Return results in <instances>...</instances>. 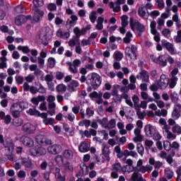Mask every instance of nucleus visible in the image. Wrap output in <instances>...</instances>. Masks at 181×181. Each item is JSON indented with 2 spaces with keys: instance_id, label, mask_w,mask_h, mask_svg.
I'll use <instances>...</instances> for the list:
<instances>
[{
  "instance_id": "64",
  "label": "nucleus",
  "mask_w": 181,
  "mask_h": 181,
  "mask_svg": "<svg viewBox=\"0 0 181 181\" xmlns=\"http://www.w3.org/2000/svg\"><path fill=\"white\" fill-rule=\"evenodd\" d=\"M74 67H78L81 64V61L80 59H74L73 62Z\"/></svg>"
},
{
  "instance_id": "61",
  "label": "nucleus",
  "mask_w": 181,
  "mask_h": 181,
  "mask_svg": "<svg viewBox=\"0 0 181 181\" xmlns=\"http://www.w3.org/2000/svg\"><path fill=\"white\" fill-rule=\"evenodd\" d=\"M33 80H35L34 75H28L25 77V81H27L28 83H33Z\"/></svg>"
},
{
  "instance_id": "16",
  "label": "nucleus",
  "mask_w": 181,
  "mask_h": 181,
  "mask_svg": "<svg viewBox=\"0 0 181 181\" xmlns=\"http://www.w3.org/2000/svg\"><path fill=\"white\" fill-rule=\"evenodd\" d=\"M163 47L170 53V54H175V48H173V45L170 42H166L165 40L161 41Z\"/></svg>"
},
{
  "instance_id": "63",
  "label": "nucleus",
  "mask_w": 181,
  "mask_h": 181,
  "mask_svg": "<svg viewBox=\"0 0 181 181\" xmlns=\"http://www.w3.org/2000/svg\"><path fill=\"white\" fill-rule=\"evenodd\" d=\"M167 138H168V139H172L173 141V139H176V135L173 134L170 132H168L167 134Z\"/></svg>"
},
{
  "instance_id": "28",
  "label": "nucleus",
  "mask_w": 181,
  "mask_h": 181,
  "mask_svg": "<svg viewBox=\"0 0 181 181\" xmlns=\"http://www.w3.org/2000/svg\"><path fill=\"white\" fill-rule=\"evenodd\" d=\"M12 124L13 125H14V127H21V125L23 124V119L19 117L15 118L13 119Z\"/></svg>"
},
{
  "instance_id": "6",
  "label": "nucleus",
  "mask_w": 181,
  "mask_h": 181,
  "mask_svg": "<svg viewBox=\"0 0 181 181\" xmlns=\"http://www.w3.org/2000/svg\"><path fill=\"white\" fill-rule=\"evenodd\" d=\"M30 153L31 156H43L47 153V151L42 146H35L34 148H30Z\"/></svg>"
},
{
  "instance_id": "37",
  "label": "nucleus",
  "mask_w": 181,
  "mask_h": 181,
  "mask_svg": "<svg viewBox=\"0 0 181 181\" xmlns=\"http://www.w3.org/2000/svg\"><path fill=\"white\" fill-rule=\"evenodd\" d=\"M56 90L58 93H62V91H66L67 87L66 85L62 83L57 86Z\"/></svg>"
},
{
  "instance_id": "40",
  "label": "nucleus",
  "mask_w": 181,
  "mask_h": 181,
  "mask_svg": "<svg viewBox=\"0 0 181 181\" xmlns=\"http://www.w3.org/2000/svg\"><path fill=\"white\" fill-rule=\"evenodd\" d=\"M138 15L140 16V18H142V19H145V16L146 15V11L144 10V7H139L138 8Z\"/></svg>"
},
{
  "instance_id": "26",
  "label": "nucleus",
  "mask_w": 181,
  "mask_h": 181,
  "mask_svg": "<svg viewBox=\"0 0 181 181\" xmlns=\"http://www.w3.org/2000/svg\"><path fill=\"white\" fill-rule=\"evenodd\" d=\"M165 176L167 177V179L170 180L172 177H173V170H172L170 168H167L164 170Z\"/></svg>"
},
{
  "instance_id": "53",
  "label": "nucleus",
  "mask_w": 181,
  "mask_h": 181,
  "mask_svg": "<svg viewBox=\"0 0 181 181\" xmlns=\"http://www.w3.org/2000/svg\"><path fill=\"white\" fill-rule=\"evenodd\" d=\"M161 33L163 36H164L165 37H168V36L170 35V30H169L168 28H164L162 30Z\"/></svg>"
},
{
  "instance_id": "22",
  "label": "nucleus",
  "mask_w": 181,
  "mask_h": 181,
  "mask_svg": "<svg viewBox=\"0 0 181 181\" xmlns=\"http://www.w3.org/2000/svg\"><path fill=\"white\" fill-rule=\"evenodd\" d=\"M79 152L84 153L86 152H88L90 151V147H88V144L86 142H82L78 147Z\"/></svg>"
},
{
  "instance_id": "24",
  "label": "nucleus",
  "mask_w": 181,
  "mask_h": 181,
  "mask_svg": "<svg viewBox=\"0 0 181 181\" xmlns=\"http://www.w3.org/2000/svg\"><path fill=\"white\" fill-rule=\"evenodd\" d=\"M40 40H41L42 45H44L45 46L49 45V42H47V34L46 33H41L40 35Z\"/></svg>"
},
{
  "instance_id": "31",
  "label": "nucleus",
  "mask_w": 181,
  "mask_h": 181,
  "mask_svg": "<svg viewBox=\"0 0 181 181\" xmlns=\"http://www.w3.org/2000/svg\"><path fill=\"white\" fill-rule=\"evenodd\" d=\"M64 170H66V171L69 170V172L73 171L74 169V166L71 165L69 161H66L64 163Z\"/></svg>"
},
{
  "instance_id": "38",
  "label": "nucleus",
  "mask_w": 181,
  "mask_h": 181,
  "mask_svg": "<svg viewBox=\"0 0 181 181\" xmlns=\"http://www.w3.org/2000/svg\"><path fill=\"white\" fill-rule=\"evenodd\" d=\"M163 148L165 151H166L167 152H169V151L172 149V144H170V142H169V141H164Z\"/></svg>"
},
{
  "instance_id": "18",
  "label": "nucleus",
  "mask_w": 181,
  "mask_h": 181,
  "mask_svg": "<svg viewBox=\"0 0 181 181\" xmlns=\"http://www.w3.org/2000/svg\"><path fill=\"white\" fill-rule=\"evenodd\" d=\"M15 22L17 26H21V25H23V23H26L27 22L26 16L22 15V16H17L16 18Z\"/></svg>"
},
{
  "instance_id": "14",
  "label": "nucleus",
  "mask_w": 181,
  "mask_h": 181,
  "mask_svg": "<svg viewBox=\"0 0 181 181\" xmlns=\"http://www.w3.org/2000/svg\"><path fill=\"white\" fill-rule=\"evenodd\" d=\"M0 119L4 121L6 125H9V124L12 122V116L10 115H6L4 111H0Z\"/></svg>"
},
{
  "instance_id": "49",
  "label": "nucleus",
  "mask_w": 181,
  "mask_h": 181,
  "mask_svg": "<svg viewBox=\"0 0 181 181\" xmlns=\"http://www.w3.org/2000/svg\"><path fill=\"white\" fill-rule=\"evenodd\" d=\"M172 131L174 134H181V127L180 126L175 125L172 128Z\"/></svg>"
},
{
  "instance_id": "11",
  "label": "nucleus",
  "mask_w": 181,
  "mask_h": 181,
  "mask_svg": "<svg viewBox=\"0 0 181 181\" xmlns=\"http://www.w3.org/2000/svg\"><path fill=\"white\" fill-rule=\"evenodd\" d=\"M36 128L35 126L30 123H25L22 127V131L24 132V134H28V135H30V134H33L35 131Z\"/></svg>"
},
{
  "instance_id": "56",
  "label": "nucleus",
  "mask_w": 181,
  "mask_h": 181,
  "mask_svg": "<svg viewBox=\"0 0 181 181\" xmlns=\"http://www.w3.org/2000/svg\"><path fill=\"white\" fill-rule=\"evenodd\" d=\"M136 114L139 119H145V117H146V113H145V111H144L143 112L139 111L137 112Z\"/></svg>"
},
{
  "instance_id": "46",
  "label": "nucleus",
  "mask_w": 181,
  "mask_h": 181,
  "mask_svg": "<svg viewBox=\"0 0 181 181\" xmlns=\"http://www.w3.org/2000/svg\"><path fill=\"white\" fill-rule=\"evenodd\" d=\"M117 127V122L115 119H112L108 122V128L107 129H112V128H115Z\"/></svg>"
},
{
  "instance_id": "50",
  "label": "nucleus",
  "mask_w": 181,
  "mask_h": 181,
  "mask_svg": "<svg viewBox=\"0 0 181 181\" xmlns=\"http://www.w3.org/2000/svg\"><path fill=\"white\" fill-rule=\"evenodd\" d=\"M81 45L82 47H84L85 46H90V45H91V42L89 38L88 40L83 39L81 40Z\"/></svg>"
},
{
  "instance_id": "9",
  "label": "nucleus",
  "mask_w": 181,
  "mask_h": 181,
  "mask_svg": "<svg viewBox=\"0 0 181 181\" xmlns=\"http://www.w3.org/2000/svg\"><path fill=\"white\" fill-rule=\"evenodd\" d=\"M154 63L159 64L160 67H166L168 66V57L166 55H160L158 57L154 59Z\"/></svg>"
},
{
  "instance_id": "32",
  "label": "nucleus",
  "mask_w": 181,
  "mask_h": 181,
  "mask_svg": "<svg viewBox=\"0 0 181 181\" xmlns=\"http://www.w3.org/2000/svg\"><path fill=\"white\" fill-rule=\"evenodd\" d=\"M89 19L91 23H95V21L97 20V11H93L89 15Z\"/></svg>"
},
{
  "instance_id": "25",
  "label": "nucleus",
  "mask_w": 181,
  "mask_h": 181,
  "mask_svg": "<svg viewBox=\"0 0 181 181\" xmlns=\"http://www.w3.org/2000/svg\"><path fill=\"white\" fill-rule=\"evenodd\" d=\"M56 66V59L53 57H49L47 59V69H53Z\"/></svg>"
},
{
  "instance_id": "1",
  "label": "nucleus",
  "mask_w": 181,
  "mask_h": 181,
  "mask_svg": "<svg viewBox=\"0 0 181 181\" xmlns=\"http://www.w3.org/2000/svg\"><path fill=\"white\" fill-rule=\"evenodd\" d=\"M102 81L103 78L95 72L90 73L87 76V84L91 86L93 90H97L101 86Z\"/></svg>"
},
{
  "instance_id": "7",
  "label": "nucleus",
  "mask_w": 181,
  "mask_h": 181,
  "mask_svg": "<svg viewBox=\"0 0 181 181\" xmlns=\"http://www.w3.org/2000/svg\"><path fill=\"white\" fill-rule=\"evenodd\" d=\"M169 85V78L165 75H161L160 80L157 81V86L160 90H166V87Z\"/></svg>"
},
{
  "instance_id": "36",
  "label": "nucleus",
  "mask_w": 181,
  "mask_h": 181,
  "mask_svg": "<svg viewBox=\"0 0 181 181\" xmlns=\"http://www.w3.org/2000/svg\"><path fill=\"white\" fill-rule=\"evenodd\" d=\"M112 170L115 172H121L122 170V166L120 163H116L112 165Z\"/></svg>"
},
{
  "instance_id": "29",
  "label": "nucleus",
  "mask_w": 181,
  "mask_h": 181,
  "mask_svg": "<svg viewBox=\"0 0 181 181\" xmlns=\"http://www.w3.org/2000/svg\"><path fill=\"white\" fill-rule=\"evenodd\" d=\"M26 113L28 115H31L33 117H37V115L39 114V110H36L35 108H34V109L30 108L29 110H26Z\"/></svg>"
},
{
  "instance_id": "13",
  "label": "nucleus",
  "mask_w": 181,
  "mask_h": 181,
  "mask_svg": "<svg viewBox=\"0 0 181 181\" xmlns=\"http://www.w3.org/2000/svg\"><path fill=\"white\" fill-rule=\"evenodd\" d=\"M47 151L49 153H52V155H57L62 152V146L57 144H54L52 146H49L47 148Z\"/></svg>"
},
{
  "instance_id": "5",
  "label": "nucleus",
  "mask_w": 181,
  "mask_h": 181,
  "mask_svg": "<svg viewBox=\"0 0 181 181\" xmlns=\"http://www.w3.org/2000/svg\"><path fill=\"white\" fill-rule=\"evenodd\" d=\"M138 50V47H136L135 45H132L130 47H127L124 49V54L129 59H132L133 60H136L138 56L136 55V51Z\"/></svg>"
},
{
  "instance_id": "19",
  "label": "nucleus",
  "mask_w": 181,
  "mask_h": 181,
  "mask_svg": "<svg viewBox=\"0 0 181 181\" xmlns=\"http://www.w3.org/2000/svg\"><path fill=\"white\" fill-rule=\"evenodd\" d=\"M21 165L28 169H32V160H30L29 157L23 158H21Z\"/></svg>"
},
{
  "instance_id": "10",
  "label": "nucleus",
  "mask_w": 181,
  "mask_h": 181,
  "mask_svg": "<svg viewBox=\"0 0 181 181\" xmlns=\"http://www.w3.org/2000/svg\"><path fill=\"white\" fill-rule=\"evenodd\" d=\"M144 132L146 135V136L152 137L155 136V134H156V128L152 124H147L144 127Z\"/></svg>"
},
{
  "instance_id": "27",
  "label": "nucleus",
  "mask_w": 181,
  "mask_h": 181,
  "mask_svg": "<svg viewBox=\"0 0 181 181\" xmlns=\"http://www.w3.org/2000/svg\"><path fill=\"white\" fill-rule=\"evenodd\" d=\"M180 111L177 110V107H174L173 112H172V118L174 119H179L180 118Z\"/></svg>"
},
{
  "instance_id": "47",
  "label": "nucleus",
  "mask_w": 181,
  "mask_h": 181,
  "mask_svg": "<svg viewBox=\"0 0 181 181\" xmlns=\"http://www.w3.org/2000/svg\"><path fill=\"white\" fill-rule=\"evenodd\" d=\"M121 87L119 85H114L111 92V95L115 96L118 95V89Z\"/></svg>"
},
{
  "instance_id": "30",
  "label": "nucleus",
  "mask_w": 181,
  "mask_h": 181,
  "mask_svg": "<svg viewBox=\"0 0 181 181\" xmlns=\"http://www.w3.org/2000/svg\"><path fill=\"white\" fill-rule=\"evenodd\" d=\"M177 77H172L170 78V83H169V87L170 88H175L176 87V84H177Z\"/></svg>"
},
{
  "instance_id": "8",
  "label": "nucleus",
  "mask_w": 181,
  "mask_h": 181,
  "mask_svg": "<svg viewBox=\"0 0 181 181\" xmlns=\"http://www.w3.org/2000/svg\"><path fill=\"white\" fill-rule=\"evenodd\" d=\"M136 78L141 80L144 83H149V72L145 69H141L139 74L136 75Z\"/></svg>"
},
{
  "instance_id": "4",
  "label": "nucleus",
  "mask_w": 181,
  "mask_h": 181,
  "mask_svg": "<svg viewBox=\"0 0 181 181\" xmlns=\"http://www.w3.org/2000/svg\"><path fill=\"white\" fill-rule=\"evenodd\" d=\"M35 142L40 146H49L52 145L53 141L47 136L43 134H38L35 136Z\"/></svg>"
},
{
  "instance_id": "45",
  "label": "nucleus",
  "mask_w": 181,
  "mask_h": 181,
  "mask_svg": "<svg viewBox=\"0 0 181 181\" xmlns=\"http://www.w3.org/2000/svg\"><path fill=\"white\" fill-rule=\"evenodd\" d=\"M74 33L76 35L77 37L76 42H79L80 40L78 38L81 36L80 28H78V27H75L74 28Z\"/></svg>"
},
{
  "instance_id": "57",
  "label": "nucleus",
  "mask_w": 181,
  "mask_h": 181,
  "mask_svg": "<svg viewBox=\"0 0 181 181\" xmlns=\"http://www.w3.org/2000/svg\"><path fill=\"white\" fill-rule=\"evenodd\" d=\"M144 138L141 134L136 135L134 139V142H142Z\"/></svg>"
},
{
  "instance_id": "33",
  "label": "nucleus",
  "mask_w": 181,
  "mask_h": 181,
  "mask_svg": "<svg viewBox=\"0 0 181 181\" xmlns=\"http://www.w3.org/2000/svg\"><path fill=\"white\" fill-rule=\"evenodd\" d=\"M63 155L66 159H73V151L71 150H65Z\"/></svg>"
},
{
  "instance_id": "35",
  "label": "nucleus",
  "mask_w": 181,
  "mask_h": 181,
  "mask_svg": "<svg viewBox=\"0 0 181 181\" xmlns=\"http://www.w3.org/2000/svg\"><path fill=\"white\" fill-rule=\"evenodd\" d=\"M145 151V148H144V146L142 144L139 143L137 144V152L141 155V156H144V153Z\"/></svg>"
},
{
  "instance_id": "20",
  "label": "nucleus",
  "mask_w": 181,
  "mask_h": 181,
  "mask_svg": "<svg viewBox=\"0 0 181 181\" xmlns=\"http://www.w3.org/2000/svg\"><path fill=\"white\" fill-rule=\"evenodd\" d=\"M97 122L101 125L102 128L108 129V117H103V119H98Z\"/></svg>"
},
{
  "instance_id": "51",
  "label": "nucleus",
  "mask_w": 181,
  "mask_h": 181,
  "mask_svg": "<svg viewBox=\"0 0 181 181\" xmlns=\"http://www.w3.org/2000/svg\"><path fill=\"white\" fill-rule=\"evenodd\" d=\"M47 9L52 12L53 11H56V9H57V6L55 4L50 3L47 5Z\"/></svg>"
},
{
  "instance_id": "3",
  "label": "nucleus",
  "mask_w": 181,
  "mask_h": 181,
  "mask_svg": "<svg viewBox=\"0 0 181 181\" xmlns=\"http://www.w3.org/2000/svg\"><path fill=\"white\" fill-rule=\"evenodd\" d=\"M33 9L35 11L34 16L33 17V19L34 22H40V19L43 18V16L45 15V12L39 8L38 6H40V4H39V0H33Z\"/></svg>"
},
{
  "instance_id": "58",
  "label": "nucleus",
  "mask_w": 181,
  "mask_h": 181,
  "mask_svg": "<svg viewBox=\"0 0 181 181\" xmlns=\"http://www.w3.org/2000/svg\"><path fill=\"white\" fill-rule=\"evenodd\" d=\"M16 81L17 84H18V86L21 84H23V76H16Z\"/></svg>"
},
{
  "instance_id": "17",
  "label": "nucleus",
  "mask_w": 181,
  "mask_h": 181,
  "mask_svg": "<svg viewBox=\"0 0 181 181\" xmlns=\"http://www.w3.org/2000/svg\"><path fill=\"white\" fill-rule=\"evenodd\" d=\"M102 153L107 162L111 160V158H110V153H111V151H110V147H107V144L103 145Z\"/></svg>"
},
{
  "instance_id": "43",
  "label": "nucleus",
  "mask_w": 181,
  "mask_h": 181,
  "mask_svg": "<svg viewBox=\"0 0 181 181\" xmlns=\"http://www.w3.org/2000/svg\"><path fill=\"white\" fill-rule=\"evenodd\" d=\"M175 43H181V30L177 32V35L173 37Z\"/></svg>"
},
{
  "instance_id": "23",
  "label": "nucleus",
  "mask_w": 181,
  "mask_h": 181,
  "mask_svg": "<svg viewBox=\"0 0 181 181\" xmlns=\"http://www.w3.org/2000/svg\"><path fill=\"white\" fill-rule=\"evenodd\" d=\"M79 83L78 81H76V80H73L71 81L70 84L68 86V88L69 90H71V91H76V88H77V87H78Z\"/></svg>"
},
{
  "instance_id": "60",
  "label": "nucleus",
  "mask_w": 181,
  "mask_h": 181,
  "mask_svg": "<svg viewBox=\"0 0 181 181\" xmlns=\"http://www.w3.org/2000/svg\"><path fill=\"white\" fill-rule=\"evenodd\" d=\"M139 175L138 174V173L134 172L131 177V180L132 181H137L139 178Z\"/></svg>"
},
{
  "instance_id": "39",
  "label": "nucleus",
  "mask_w": 181,
  "mask_h": 181,
  "mask_svg": "<svg viewBox=\"0 0 181 181\" xmlns=\"http://www.w3.org/2000/svg\"><path fill=\"white\" fill-rule=\"evenodd\" d=\"M115 59L117 62H120V60H122V57H124V54L119 51H117L115 52Z\"/></svg>"
},
{
  "instance_id": "15",
  "label": "nucleus",
  "mask_w": 181,
  "mask_h": 181,
  "mask_svg": "<svg viewBox=\"0 0 181 181\" xmlns=\"http://www.w3.org/2000/svg\"><path fill=\"white\" fill-rule=\"evenodd\" d=\"M23 91L25 92L30 91L31 94H37L38 89L37 88L33 86H29V83H28V82H25L23 83Z\"/></svg>"
},
{
  "instance_id": "55",
  "label": "nucleus",
  "mask_w": 181,
  "mask_h": 181,
  "mask_svg": "<svg viewBox=\"0 0 181 181\" xmlns=\"http://www.w3.org/2000/svg\"><path fill=\"white\" fill-rule=\"evenodd\" d=\"M160 13L158 10H154L151 12L150 16H152L153 19L156 18V16H159Z\"/></svg>"
},
{
  "instance_id": "54",
  "label": "nucleus",
  "mask_w": 181,
  "mask_h": 181,
  "mask_svg": "<svg viewBox=\"0 0 181 181\" xmlns=\"http://www.w3.org/2000/svg\"><path fill=\"white\" fill-rule=\"evenodd\" d=\"M55 162L57 163H62V164H64V160L63 159V156H57L55 157Z\"/></svg>"
},
{
  "instance_id": "48",
  "label": "nucleus",
  "mask_w": 181,
  "mask_h": 181,
  "mask_svg": "<svg viewBox=\"0 0 181 181\" xmlns=\"http://www.w3.org/2000/svg\"><path fill=\"white\" fill-rule=\"evenodd\" d=\"M14 11L15 12H16V13H23L24 12L23 6L18 5L16 6L14 8Z\"/></svg>"
},
{
  "instance_id": "44",
  "label": "nucleus",
  "mask_w": 181,
  "mask_h": 181,
  "mask_svg": "<svg viewBox=\"0 0 181 181\" xmlns=\"http://www.w3.org/2000/svg\"><path fill=\"white\" fill-rule=\"evenodd\" d=\"M66 64L69 66V71H71V73H73L74 74H76V73H78V69H77V67L74 68L71 62H67Z\"/></svg>"
},
{
  "instance_id": "42",
  "label": "nucleus",
  "mask_w": 181,
  "mask_h": 181,
  "mask_svg": "<svg viewBox=\"0 0 181 181\" xmlns=\"http://www.w3.org/2000/svg\"><path fill=\"white\" fill-rule=\"evenodd\" d=\"M10 112L13 118H19L21 117V112L22 111L17 110H10Z\"/></svg>"
},
{
  "instance_id": "59",
  "label": "nucleus",
  "mask_w": 181,
  "mask_h": 181,
  "mask_svg": "<svg viewBox=\"0 0 181 181\" xmlns=\"http://www.w3.org/2000/svg\"><path fill=\"white\" fill-rule=\"evenodd\" d=\"M63 77H64V74H63V72L57 71V73H56L57 80H62Z\"/></svg>"
},
{
  "instance_id": "62",
  "label": "nucleus",
  "mask_w": 181,
  "mask_h": 181,
  "mask_svg": "<svg viewBox=\"0 0 181 181\" xmlns=\"http://www.w3.org/2000/svg\"><path fill=\"white\" fill-rule=\"evenodd\" d=\"M86 115H88V117H93V115H94V110H91L90 107H87Z\"/></svg>"
},
{
  "instance_id": "2",
  "label": "nucleus",
  "mask_w": 181,
  "mask_h": 181,
  "mask_svg": "<svg viewBox=\"0 0 181 181\" xmlns=\"http://www.w3.org/2000/svg\"><path fill=\"white\" fill-rule=\"evenodd\" d=\"M129 25L133 32H135L136 29L138 37H142V33L146 30L145 25H144V24L139 23L138 20H134L132 17H130Z\"/></svg>"
},
{
  "instance_id": "41",
  "label": "nucleus",
  "mask_w": 181,
  "mask_h": 181,
  "mask_svg": "<svg viewBox=\"0 0 181 181\" xmlns=\"http://www.w3.org/2000/svg\"><path fill=\"white\" fill-rule=\"evenodd\" d=\"M171 101L173 103H177L179 101V95L176 92H173L170 95Z\"/></svg>"
},
{
  "instance_id": "12",
  "label": "nucleus",
  "mask_w": 181,
  "mask_h": 181,
  "mask_svg": "<svg viewBox=\"0 0 181 181\" xmlns=\"http://www.w3.org/2000/svg\"><path fill=\"white\" fill-rule=\"evenodd\" d=\"M21 141L22 144H23V145L25 146H27L28 148H32V146L35 145V141H33V139H32V138L27 136H21Z\"/></svg>"
},
{
  "instance_id": "21",
  "label": "nucleus",
  "mask_w": 181,
  "mask_h": 181,
  "mask_svg": "<svg viewBox=\"0 0 181 181\" xmlns=\"http://www.w3.org/2000/svg\"><path fill=\"white\" fill-rule=\"evenodd\" d=\"M77 21H78V17L76 15H72L71 16V20L68 19L66 23L70 28H72V26H74L77 23Z\"/></svg>"
},
{
  "instance_id": "34",
  "label": "nucleus",
  "mask_w": 181,
  "mask_h": 181,
  "mask_svg": "<svg viewBox=\"0 0 181 181\" xmlns=\"http://www.w3.org/2000/svg\"><path fill=\"white\" fill-rule=\"evenodd\" d=\"M43 124H45V125H53V124H54V118L53 117H50L48 118L47 117L46 119L42 120Z\"/></svg>"
},
{
  "instance_id": "52",
  "label": "nucleus",
  "mask_w": 181,
  "mask_h": 181,
  "mask_svg": "<svg viewBox=\"0 0 181 181\" xmlns=\"http://www.w3.org/2000/svg\"><path fill=\"white\" fill-rule=\"evenodd\" d=\"M18 107L20 108L21 111H23L25 108H26V103L24 101H18Z\"/></svg>"
}]
</instances>
